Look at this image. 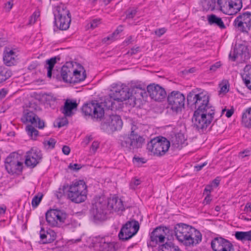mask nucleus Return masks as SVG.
<instances>
[{
	"mask_svg": "<svg viewBox=\"0 0 251 251\" xmlns=\"http://www.w3.org/2000/svg\"><path fill=\"white\" fill-rule=\"evenodd\" d=\"M111 96L110 93L108 97L104 98L101 104L94 101L85 104L82 107L83 113L85 115L91 116L92 118L99 120L104 116V111L102 106L111 110H117L121 108L122 103L117 101Z\"/></svg>",
	"mask_w": 251,
	"mask_h": 251,
	"instance_id": "f257e3e1",
	"label": "nucleus"
},
{
	"mask_svg": "<svg viewBox=\"0 0 251 251\" xmlns=\"http://www.w3.org/2000/svg\"><path fill=\"white\" fill-rule=\"evenodd\" d=\"M215 110L212 105L196 109L192 119L193 128L200 133L206 131L214 119Z\"/></svg>",
	"mask_w": 251,
	"mask_h": 251,
	"instance_id": "f03ea898",
	"label": "nucleus"
},
{
	"mask_svg": "<svg viewBox=\"0 0 251 251\" xmlns=\"http://www.w3.org/2000/svg\"><path fill=\"white\" fill-rule=\"evenodd\" d=\"M177 240L186 246H194L201 241V234L194 227L183 223L177 224L175 228Z\"/></svg>",
	"mask_w": 251,
	"mask_h": 251,
	"instance_id": "7ed1b4c3",
	"label": "nucleus"
},
{
	"mask_svg": "<svg viewBox=\"0 0 251 251\" xmlns=\"http://www.w3.org/2000/svg\"><path fill=\"white\" fill-rule=\"evenodd\" d=\"M137 127L132 125L130 133L119 137L118 143L121 148L126 152H134L141 148L145 139L136 131Z\"/></svg>",
	"mask_w": 251,
	"mask_h": 251,
	"instance_id": "20e7f679",
	"label": "nucleus"
},
{
	"mask_svg": "<svg viewBox=\"0 0 251 251\" xmlns=\"http://www.w3.org/2000/svg\"><path fill=\"white\" fill-rule=\"evenodd\" d=\"M68 214L63 210L52 209L46 213V220L49 226L51 227H60L63 224H66L69 228L75 227L78 225L77 222L71 220V223H67Z\"/></svg>",
	"mask_w": 251,
	"mask_h": 251,
	"instance_id": "39448f33",
	"label": "nucleus"
},
{
	"mask_svg": "<svg viewBox=\"0 0 251 251\" xmlns=\"http://www.w3.org/2000/svg\"><path fill=\"white\" fill-rule=\"evenodd\" d=\"M87 186L83 180L74 182L69 186L67 191V198L72 202L79 203L87 198Z\"/></svg>",
	"mask_w": 251,
	"mask_h": 251,
	"instance_id": "423d86ee",
	"label": "nucleus"
},
{
	"mask_svg": "<svg viewBox=\"0 0 251 251\" xmlns=\"http://www.w3.org/2000/svg\"><path fill=\"white\" fill-rule=\"evenodd\" d=\"M109 211L107 199L104 197L96 198L90 210V217L95 223L103 221L106 219Z\"/></svg>",
	"mask_w": 251,
	"mask_h": 251,
	"instance_id": "0eeeda50",
	"label": "nucleus"
},
{
	"mask_svg": "<svg viewBox=\"0 0 251 251\" xmlns=\"http://www.w3.org/2000/svg\"><path fill=\"white\" fill-rule=\"evenodd\" d=\"M170 142L162 136L156 137L147 144V149L154 155L160 156L164 155L170 147Z\"/></svg>",
	"mask_w": 251,
	"mask_h": 251,
	"instance_id": "6e6552de",
	"label": "nucleus"
},
{
	"mask_svg": "<svg viewBox=\"0 0 251 251\" xmlns=\"http://www.w3.org/2000/svg\"><path fill=\"white\" fill-rule=\"evenodd\" d=\"M54 23L60 30H67L70 26L71 22V15L69 10L63 4L56 7L54 12Z\"/></svg>",
	"mask_w": 251,
	"mask_h": 251,
	"instance_id": "1a4fd4ad",
	"label": "nucleus"
},
{
	"mask_svg": "<svg viewBox=\"0 0 251 251\" xmlns=\"http://www.w3.org/2000/svg\"><path fill=\"white\" fill-rule=\"evenodd\" d=\"M187 101L188 106L194 107L196 109L206 107L212 105L209 103V96L203 93L197 94L192 91L189 92L187 96Z\"/></svg>",
	"mask_w": 251,
	"mask_h": 251,
	"instance_id": "9d476101",
	"label": "nucleus"
},
{
	"mask_svg": "<svg viewBox=\"0 0 251 251\" xmlns=\"http://www.w3.org/2000/svg\"><path fill=\"white\" fill-rule=\"evenodd\" d=\"M167 100L171 109L176 113L181 112L184 107L185 96L178 91H174L169 94Z\"/></svg>",
	"mask_w": 251,
	"mask_h": 251,
	"instance_id": "9b49d317",
	"label": "nucleus"
},
{
	"mask_svg": "<svg viewBox=\"0 0 251 251\" xmlns=\"http://www.w3.org/2000/svg\"><path fill=\"white\" fill-rule=\"evenodd\" d=\"M139 229L138 221L131 220L127 222L121 228L119 233L120 239L126 241L135 235Z\"/></svg>",
	"mask_w": 251,
	"mask_h": 251,
	"instance_id": "f8f14e48",
	"label": "nucleus"
},
{
	"mask_svg": "<svg viewBox=\"0 0 251 251\" xmlns=\"http://www.w3.org/2000/svg\"><path fill=\"white\" fill-rule=\"evenodd\" d=\"M234 26L242 32L248 33L251 29V12L240 13L234 20Z\"/></svg>",
	"mask_w": 251,
	"mask_h": 251,
	"instance_id": "ddd939ff",
	"label": "nucleus"
},
{
	"mask_svg": "<svg viewBox=\"0 0 251 251\" xmlns=\"http://www.w3.org/2000/svg\"><path fill=\"white\" fill-rule=\"evenodd\" d=\"M19 158L18 153L13 152L5 159V167L8 173L14 174L22 171L23 163Z\"/></svg>",
	"mask_w": 251,
	"mask_h": 251,
	"instance_id": "4468645a",
	"label": "nucleus"
},
{
	"mask_svg": "<svg viewBox=\"0 0 251 251\" xmlns=\"http://www.w3.org/2000/svg\"><path fill=\"white\" fill-rule=\"evenodd\" d=\"M169 229L164 226H159L156 227L150 234V241L148 243L149 247H154L157 244L165 242V236Z\"/></svg>",
	"mask_w": 251,
	"mask_h": 251,
	"instance_id": "2eb2a0df",
	"label": "nucleus"
},
{
	"mask_svg": "<svg viewBox=\"0 0 251 251\" xmlns=\"http://www.w3.org/2000/svg\"><path fill=\"white\" fill-rule=\"evenodd\" d=\"M111 97L114 100L121 103L131 97V93L129 92L128 87L125 85L117 86L111 91Z\"/></svg>",
	"mask_w": 251,
	"mask_h": 251,
	"instance_id": "dca6fc26",
	"label": "nucleus"
},
{
	"mask_svg": "<svg viewBox=\"0 0 251 251\" xmlns=\"http://www.w3.org/2000/svg\"><path fill=\"white\" fill-rule=\"evenodd\" d=\"M42 154L40 150L31 149L26 152L25 164L31 168H34L42 160Z\"/></svg>",
	"mask_w": 251,
	"mask_h": 251,
	"instance_id": "f3484780",
	"label": "nucleus"
},
{
	"mask_svg": "<svg viewBox=\"0 0 251 251\" xmlns=\"http://www.w3.org/2000/svg\"><path fill=\"white\" fill-rule=\"evenodd\" d=\"M211 246L214 251H234L233 245L222 237L215 238L211 241Z\"/></svg>",
	"mask_w": 251,
	"mask_h": 251,
	"instance_id": "a211bd4d",
	"label": "nucleus"
},
{
	"mask_svg": "<svg viewBox=\"0 0 251 251\" xmlns=\"http://www.w3.org/2000/svg\"><path fill=\"white\" fill-rule=\"evenodd\" d=\"M147 89L150 97L155 101H161L166 97L165 89L158 84H150Z\"/></svg>",
	"mask_w": 251,
	"mask_h": 251,
	"instance_id": "6ab92c4d",
	"label": "nucleus"
},
{
	"mask_svg": "<svg viewBox=\"0 0 251 251\" xmlns=\"http://www.w3.org/2000/svg\"><path fill=\"white\" fill-rule=\"evenodd\" d=\"M106 126L107 128L112 131L120 130L123 126V122L121 117L117 115H112L106 119V121L102 125Z\"/></svg>",
	"mask_w": 251,
	"mask_h": 251,
	"instance_id": "aec40b11",
	"label": "nucleus"
},
{
	"mask_svg": "<svg viewBox=\"0 0 251 251\" xmlns=\"http://www.w3.org/2000/svg\"><path fill=\"white\" fill-rule=\"evenodd\" d=\"M249 54L247 47L243 44L236 45L233 51H231L229 54V57L233 61L236 59L240 58L241 60H245L249 58Z\"/></svg>",
	"mask_w": 251,
	"mask_h": 251,
	"instance_id": "412c9836",
	"label": "nucleus"
},
{
	"mask_svg": "<svg viewBox=\"0 0 251 251\" xmlns=\"http://www.w3.org/2000/svg\"><path fill=\"white\" fill-rule=\"evenodd\" d=\"M107 206L110 212H122L125 210L123 201L117 197H112L107 199Z\"/></svg>",
	"mask_w": 251,
	"mask_h": 251,
	"instance_id": "4be33fe9",
	"label": "nucleus"
},
{
	"mask_svg": "<svg viewBox=\"0 0 251 251\" xmlns=\"http://www.w3.org/2000/svg\"><path fill=\"white\" fill-rule=\"evenodd\" d=\"M74 68L71 63H66L63 65L61 70V75L64 82L73 83Z\"/></svg>",
	"mask_w": 251,
	"mask_h": 251,
	"instance_id": "5701e85b",
	"label": "nucleus"
},
{
	"mask_svg": "<svg viewBox=\"0 0 251 251\" xmlns=\"http://www.w3.org/2000/svg\"><path fill=\"white\" fill-rule=\"evenodd\" d=\"M97 246L100 251H116L114 242L110 241L108 237L100 238Z\"/></svg>",
	"mask_w": 251,
	"mask_h": 251,
	"instance_id": "b1692460",
	"label": "nucleus"
},
{
	"mask_svg": "<svg viewBox=\"0 0 251 251\" xmlns=\"http://www.w3.org/2000/svg\"><path fill=\"white\" fill-rule=\"evenodd\" d=\"M78 104L76 101L67 100L64 102L63 107L61 109L62 113L66 117H71L74 114L73 110H76Z\"/></svg>",
	"mask_w": 251,
	"mask_h": 251,
	"instance_id": "393cba45",
	"label": "nucleus"
},
{
	"mask_svg": "<svg viewBox=\"0 0 251 251\" xmlns=\"http://www.w3.org/2000/svg\"><path fill=\"white\" fill-rule=\"evenodd\" d=\"M77 69H74L73 80H72V82L74 84L84 80L86 77V71L83 67L79 64H77Z\"/></svg>",
	"mask_w": 251,
	"mask_h": 251,
	"instance_id": "a878e982",
	"label": "nucleus"
},
{
	"mask_svg": "<svg viewBox=\"0 0 251 251\" xmlns=\"http://www.w3.org/2000/svg\"><path fill=\"white\" fill-rule=\"evenodd\" d=\"M40 239L43 244H47L52 242L56 239V233L50 229L46 232L43 228H41L40 234Z\"/></svg>",
	"mask_w": 251,
	"mask_h": 251,
	"instance_id": "bb28decb",
	"label": "nucleus"
},
{
	"mask_svg": "<svg viewBox=\"0 0 251 251\" xmlns=\"http://www.w3.org/2000/svg\"><path fill=\"white\" fill-rule=\"evenodd\" d=\"M227 14L232 15L237 13L242 8V0H230Z\"/></svg>",
	"mask_w": 251,
	"mask_h": 251,
	"instance_id": "cd10ccee",
	"label": "nucleus"
},
{
	"mask_svg": "<svg viewBox=\"0 0 251 251\" xmlns=\"http://www.w3.org/2000/svg\"><path fill=\"white\" fill-rule=\"evenodd\" d=\"M207 21L210 25H214L223 29L226 28V26L222 19L214 14L207 16Z\"/></svg>",
	"mask_w": 251,
	"mask_h": 251,
	"instance_id": "c85d7f7f",
	"label": "nucleus"
},
{
	"mask_svg": "<svg viewBox=\"0 0 251 251\" xmlns=\"http://www.w3.org/2000/svg\"><path fill=\"white\" fill-rule=\"evenodd\" d=\"M185 141L184 135L181 133L177 134L172 137V147L174 149L180 150L185 144Z\"/></svg>",
	"mask_w": 251,
	"mask_h": 251,
	"instance_id": "c756f323",
	"label": "nucleus"
},
{
	"mask_svg": "<svg viewBox=\"0 0 251 251\" xmlns=\"http://www.w3.org/2000/svg\"><path fill=\"white\" fill-rule=\"evenodd\" d=\"M242 77L246 86L251 90V66H246L245 67Z\"/></svg>",
	"mask_w": 251,
	"mask_h": 251,
	"instance_id": "7c9ffc66",
	"label": "nucleus"
},
{
	"mask_svg": "<svg viewBox=\"0 0 251 251\" xmlns=\"http://www.w3.org/2000/svg\"><path fill=\"white\" fill-rule=\"evenodd\" d=\"M15 56V52L13 50H10L9 49L6 50L3 57L5 64L7 66H11L14 63Z\"/></svg>",
	"mask_w": 251,
	"mask_h": 251,
	"instance_id": "2f4dec72",
	"label": "nucleus"
},
{
	"mask_svg": "<svg viewBox=\"0 0 251 251\" xmlns=\"http://www.w3.org/2000/svg\"><path fill=\"white\" fill-rule=\"evenodd\" d=\"M242 124L246 128L251 129V107L243 113L242 117Z\"/></svg>",
	"mask_w": 251,
	"mask_h": 251,
	"instance_id": "473e14b6",
	"label": "nucleus"
},
{
	"mask_svg": "<svg viewBox=\"0 0 251 251\" xmlns=\"http://www.w3.org/2000/svg\"><path fill=\"white\" fill-rule=\"evenodd\" d=\"M57 60H60L59 57L55 56L46 61V65L47 66H45V67L47 70V76L49 78H50L51 77L52 69L54 65L56 63Z\"/></svg>",
	"mask_w": 251,
	"mask_h": 251,
	"instance_id": "72a5a7b5",
	"label": "nucleus"
},
{
	"mask_svg": "<svg viewBox=\"0 0 251 251\" xmlns=\"http://www.w3.org/2000/svg\"><path fill=\"white\" fill-rule=\"evenodd\" d=\"M37 117L36 114L32 111H28L24 115L21 120L24 123L29 122L33 125L36 123Z\"/></svg>",
	"mask_w": 251,
	"mask_h": 251,
	"instance_id": "f704fd0d",
	"label": "nucleus"
},
{
	"mask_svg": "<svg viewBox=\"0 0 251 251\" xmlns=\"http://www.w3.org/2000/svg\"><path fill=\"white\" fill-rule=\"evenodd\" d=\"M235 237L236 239L242 242L251 241V230L248 231H236Z\"/></svg>",
	"mask_w": 251,
	"mask_h": 251,
	"instance_id": "c9c22d12",
	"label": "nucleus"
},
{
	"mask_svg": "<svg viewBox=\"0 0 251 251\" xmlns=\"http://www.w3.org/2000/svg\"><path fill=\"white\" fill-rule=\"evenodd\" d=\"M216 0H202L201 5L205 11L213 10L215 9Z\"/></svg>",
	"mask_w": 251,
	"mask_h": 251,
	"instance_id": "e433bc0d",
	"label": "nucleus"
},
{
	"mask_svg": "<svg viewBox=\"0 0 251 251\" xmlns=\"http://www.w3.org/2000/svg\"><path fill=\"white\" fill-rule=\"evenodd\" d=\"M12 75V72L7 70L4 67L0 66V83L9 78Z\"/></svg>",
	"mask_w": 251,
	"mask_h": 251,
	"instance_id": "4c0bfd02",
	"label": "nucleus"
},
{
	"mask_svg": "<svg viewBox=\"0 0 251 251\" xmlns=\"http://www.w3.org/2000/svg\"><path fill=\"white\" fill-rule=\"evenodd\" d=\"M230 2V0H217L221 11L226 14H227Z\"/></svg>",
	"mask_w": 251,
	"mask_h": 251,
	"instance_id": "58836bf2",
	"label": "nucleus"
},
{
	"mask_svg": "<svg viewBox=\"0 0 251 251\" xmlns=\"http://www.w3.org/2000/svg\"><path fill=\"white\" fill-rule=\"evenodd\" d=\"M133 92L137 95L136 97H138L139 94L142 98H144V96L146 94L145 86L142 87L141 84L136 85L133 88L132 92H130L131 95Z\"/></svg>",
	"mask_w": 251,
	"mask_h": 251,
	"instance_id": "ea45409f",
	"label": "nucleus"
},
{
	"mask_svg": "<svg viewBox=\"0 0 251 251\" xmlns=\"http://www.w3.org/2000/svg\"><path fill=\"white\" fill-rule=\"evenodd\" d=\"M25 129L27 134L32 138L33 135L35 138L38 135V131L36 130L32 125L27 126Z\"/></svg>",
	"mask_w": 251,
	"mask_h": 251,
	"instance_id": "a19ab883",
	"label": "nucleus"
},
{
	"mask_svg": "<svg viewBox=\"0 0 251 251\" xmlns=\"http://www.w3.org/2000/svg\"><path fill=\"white\" fill-rule=\"evenodd\" d=\"M68 124V121L67 117L64 116L63 117L58 119L57 121V126L60 128L67 125Z\"/></svg>",
	"mask_w": 251,
	"mask_h": 251,
	"instance_id": "79ce46f5",
	"label": "nucleus"
},
{
	"mask_svg": "<svg viewBox=\"0 0 251 251\" xmlns=\"http://www.w3.org/2000/svg\"><path fill=\"white\" fill-rule=\"evenodd\" d=\"M162 249L168 250V251H175L176 246L172 242L166 243L162 245Z\"/></svg>",
	"mask_w": 251,
	"mask_h": 251,
	"instance_id": "37998d69",
	"label": "nucleus"
},
{
	"mask_svg": "<svg viewBox=\"0 0 251 251\" xmlns=\"http://www.w3.org/2000/svg\"><path fill=\"white\" fill-rule=\"evenodd\" d=\"M42 198V195L40 197L35 196L32 200L31 204L33 207H36L40 203Z\"/></svg>",
	"mask_w": 251,
	"mask_h": 251,
	"instance_id": "c03bdc74",
	"label": "nucleus"
},
{
	"mask_svg": "<svg viewBox=\"0 0 251 251\" xmlns=\"http://www.w3.org/2000/svg\"><path fill=\"white\" fill-rule=\"evenodd\" d=\"M39 12L38 11H35L30 17L29 20L28 25H32L34 24L37 19L39 18Z\"/></svg>",
	"mask_w": 251,
	"mask_h": 251,
	"instance_id": "a18cd8bd",
	"label": "nucleus"
},
{
	"mask_svg": "<svg viewBox=\"0 0 251 251\" xmlns=\"http://www.w3.org/2000/svg\"><path fill=\"white\" fill-rule=\"evenodd\" d=\"M56 142L55 139L50 138L48 140L45 141L44 143L45 146L47 145L49 148L52 149L54 148Z\"/></svg>",
	"mask_w": 251,
	"mask_h": 251,
	"instance_id": "49530a36",
	"label": "nucleus"
},
{
	"mask_svg": "<svg viewBox=\"0 0 251 251\" xmlns=\"http://www.w3.org/2000/svg\"><path fill=\"white\" fill-rule=\"evenodd\" d=\"M36 123L35 124H33L32 125L35 126L40 128L42 129L45 126V123L43 121L41 120L40 118L38 116L37 117V119H36Z\"/></svg>",
	"mask_w": 251,
	"mask_h": 251,
	"instance_id": "de8ad7c7",
	"label": "nucleus"
},
{
	"mask_svg": "<svg viewBox=\"0 0 251 251\" xmlns=\"http://www.w3.org/2000/svg\"><path fill=\"white\" fill-rule=\"evenodd\" d=\"M137 13V11L134 9H131L128 10L126 12V18L132 19L133 18Z\"/></svg>",
	"mask_w": 251,
	"mask_h": 251,
	"instance_id": "09e8293b",
	"label": "nucleus"
},
{
	"mask_svg": "<svg viewBox=\"0 0 251 251\" xmlns=\"http://www.w3.org/2000/svg\"><path fill=\"white\" fill-rule=\"evenodd\" d=\"M68 168L73 171H77L82 168V166L79 164L70 163L68 166Z\"/></svg>",
	"mask_w": 251,
	"mask_h": 251,
	"instance_id": "8fccbe9b",
	"label": "nucleus"
},
{
	"mask_svg": "<svg viewBox=\"0 0 251 251\" xmlns=\"http://www.w3.org/2000/svg\"><path fill=\"white\" fill-rule=\"evenodd\" d=\"M221 66L220 62H217L214 64L211 65L210 67V71L214 72L217 69L219 68Z\"/></svg>",
	"mask_w": 251,
	"mask_h": 251,
	"instance_id": "3c124183",
	"label": "nucleus"
},
{
	"mask_svg": "<svg viewBox=\"0 0 251 251\" xmlns=\"http://www.w3.org/2000/svg\"><path fill=\"white\" fill-rule=\"evenodd\" d=\"M166 31V29L165 28H161L156 29L155 31V34L158 37L161 36L163 35Z\"/></svg>",
	"mask_w": 251,
	"mask_h": 251,
	"instance_id": "603ef678",
	"label": "nucleus"
},
{
	"mask_svg": "<svg viewBox=\"0 0 251 251\" xmlns=\"http://www.w3.org/2000/svg\"><path fill=\"white\" fill-rule=\"evenodd\" d=\"M99 147V143L97 141H94L93 142L90 150L93 151V152L94 153L96 152L97 150L98 149Z\"/></svg>",
	"mask_w": 251,
	"mask_h": 251,
	"instance_id": "864d4df0",
	"label": "nucleus"
},
{
	"mask_svg": "<svg viewBox=\"0 0 251 251\" xmlns=\"http://www.w3.org/2000/svg\"><path fill=\"white\" fill-rule=\"evenodd\" d=\"M100 24V20L94 19L90 23V27L94 29Z\"/></svg>",
	"mask_w": 251,
	"mask_h": 251,
	"instance_id": "5fc2aeb1",
	"label": "nucleus"
},
{
	"mask_svg": "<svg viewBox=\"0 0 251 251\" xmlns=\"http://www.w3.org/2000/svg\"><path fill=\"white\" fill-rule=\"evenodd\" d=\"M13 5V4L12 2V1H9L5 4V6H4V8L6 11H9L11 10V9L12 8Z\"/></svg>",
	"mask_w": 251,
	"mask_h": 251,
	"instance_id": "6e6d98bb",
	"label": "nucleus"
},
{
	"mask_svg": "<svg viewBox=\"0 0 251 251\" xmlns=\"http://www.w3.org/2000/svg\"><path fill=\"white\" fill-rule=\"evenodd\" d=\"M71 150L69 146H64L62 148V152L65 155H68L70 152Z\"/></svg>",
	"mask_w": 251,
	"mask_h": 251,
	"instance_id": "4d7b16f0",
	"label": "nucleus"
},
{
	"mask_svg": "<svg viewBox=\"0 0 251 251\" xmlns=\"http://www.w3.org/2000/svg\"><path fill=\"white\" fill-rule=\"evenodd\" d=\"M140 182L141 181L139 179H135L131 182L130 186L134 189L135 187L133 186V185H134L135 186H137L140 184Z\"/></svg>",
	"mask_w": 251,
	"mask_h": 251,
	"instance_id": "13d9d810",
	"label": "nucleus"
},
{
	"mask_svg": "<svg viewBox=\"0 0 251 251\" xmlns=\"http://www.w3.org/2000/svg\"><path fill=\"white\" fill-rule=\"evenodd\" d=\"M115 38H116L115 36L112 33L110 36H108L104 38L103 39V42H106L107 41H109V40L113 41L115 39Z\"/></svg>",
	"mask_w": 251,
	"mask_h": 251,
	"instance_id": "bf43d9fd",
	"label": "nucleus"
},
{
	"mask_svg": "<svg viewBox=\"0 0 251 251\" xmlns=\"http://www.w3.org/2000/svg\"><path fill=\"white\" fill-rule=\"evenodd\" d=\"M206 164H207L206 162H204L201 164H199V165L195 166V169L196 171L198 172V171L201 170L204 166L206 165Z\"/></svg>",
	"mask_w": 251,
	"mask_h": 251,
	"instance_id": "052dcab7",
	"label": "nucleus"
},
{
	"mask_svg": "<svg viewBox=\"0 0 251 251\" xmlns=\"http://www.w3.org/2000/svg\"><path fill=\"white\" fill-rule=\"evenodd\" d=\"M228 91L227 86L226 84H225L222 86L220 89V93H226Z\"/></svg>",
	"mask_w": 251,
	"mask_h": 251,
	"instance_id": "680f3d73",
	"label": "nucleus"
},
{
	"mask_svg": "<svg viewBox=\"0 0 251 251\" xmlns=\"http://www.w3.org/2000/svg\"><path fill=\"white\" fill-rule=\"evenodd\" d=\"M122 26L120 25L118 27L117 29L113 33V35L116 37L117 36L120 32L123 31Z\"/></svg>",
	"mask_w": 251,
	"mask_h": 251,
	"instance_id": "e2e57ef3",
	"label": "nucleus"
},
{
	"mask_svg": "<svg viewBox=\"0 0 251 251\" xmlns=\"http://www.w3.org/2000/svg\"><path fill=\"white\" fill-rule=\"evenodd\" d=\"M133 161L136 162L137 163H145L146 162L144 161V159L143 158L140 157H134Z\"/></svg>",
	"mask_w": 251,
	"mask_h": 251,
	"instance_id": "0e129e2a",
	"label": "nucleus"
},
{
	"mask_svg": "<svg viewBox=\"0 0 251 251\" xmlns=\"http://www.w3.org/2000/svg\"><path fill=\"white\" fill-rule=\"evenodd\" d=\"M233 113H234V110L233 109H228L226 111V116L227 118H230L233 115Z\"/></svg>",
	"mask_w": 251,
	"mask_h": 251,
	"instance_id": "69168bd1",
	"label": "nucleus"
},
{
	"mask_svg": "<svg viewBox=\"0 0 251 251\" xmlns=\"http://www.w3.org/2000/svg\"><path fill=\"white\" fill-rule=\"evenodd\" d=\"M244 211L247 212L251 211V203H247L245 207Z\"/></svg>",
	"mask_w": 251,
	"mask_h": 251,
	"instance_id": "338daca9",
	"label": "nucleus"
},
{
	"mask_svg": "<svg viewBox=\"0 0 251 251\" xmlns=\"http://www.w3.org/2000/svg\"><path fill=\"white\" fill-rule=\"evenodd\" d=\"M7 93V90L5 89H2L0 91V97L3 98L4 97Z\"/></svg>",
	"mask_w": 251,
	"mask_h": 251,
	"instance_id": "774afa93",
	"label": "nucleus"
}]
</instances>
